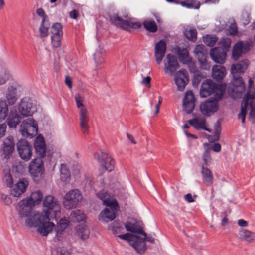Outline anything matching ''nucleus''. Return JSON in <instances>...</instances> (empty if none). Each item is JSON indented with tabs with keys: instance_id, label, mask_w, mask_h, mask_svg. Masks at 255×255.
Returning <instances> with one entry per match:
<instances>
[{
	"instance_id": "f257e3e1",
	"label": "nucleus",
	"mask_w": 255,
	"mask_h": 255,
	"mask_svg": "<svg viewBox=\"0 0 255 255\" xmlns=\"http://www.w3.org/2000/svg\"><path fill=\"white\" fill-rule=\"evenodd\" d=\"M42 213L36 214L32 221L28 219L27 226L36 228L37 232L42 236H47L53 231L55 232V237L60 241L63 237L65 229L69 225V221L65 218H61L57 223L56 225L54 223L50 222L52 219H57L58 217H54Z\"/></svg>"
},
{
	"instance_id": "f03ea898",
	"label": "nucleus",
	"mask_w": 255,
	"mask_h": 255,
	"mask_svg": "<svg viewBox=\"0 0 255 255\" xmlns=\"http://www.w3.org/2000/svg\"><path fill=\"white\" fill-rule=\"evenodd\" d=\"M97 196L103 201V204L107 207L100 214L99 220L103 222L113 220L118 208L117 201L104 190L97 193Z\"/></svg>"
},
{
	"instance_id": "7ed1b4c3",
	"label": "nucleus",
	"mask_w": 255,
	"mask_h": 255,
	"mask_svg": "<svg viewBox=\"0 0 255 255\" xmlns=\"http://www.w3.org/2000/svg\"><path fill=\"white\" fill-rule=\"evenodd\" d=\"M249 64L248 60L245 59L236 64H233L231 66V71L233 77L232 83L234 86L232 90L234 93H236L237 97H241L242 94L245 89V84L239 75L245 72Z\"/></svg>"
},
{
	"instance_id": "20e7f679",
	"label": "nucleus",
	"mask_w": 255,
	"mask_h": 255,
	"mask_svg": "<svg viewBox=\"0 0 255 255\" xmlns=\"http://www.w3.org/2000/svg\"><path fill=\"white\" fill-rule=\"evenodd\" d=\"M77 107L79 110V122L82 132L87 134L89 128L88 122L89 113L86 106L84 104L85 97L79 93L74 96Z\"/></svg>"
},
{
	"instance_id": "39448f33",
	"label": "nucleus",
	"mask_w": 255,
	"mask_h": 255,
	"mask_svg": "<svg viewBox=\"0 0 255 255\" xmlns=\"http://www.w3.org/2000/svg\"><path fill=\"white\" fill-rule=\"evenodd\" d=\"M255 99V92L250 95V92L245 95L241 104V112L238 115V118L241 119L242 124L245 121L247 109L249 108V119L253 123H255V104L253 100Z\"/></svg>"
},
{
	"instance_id": "423d86ee",
	"label": "nucleus",
	"mask_w": 255,
	"mask_h": 255,
	"mask_svg": "<svg viewBox=\"0 0 255 255\" xmlns=\"http://www.w3.org/2000/svg\"><path fill=\"white\" fill-rule=\"evenodd\" d=\"M225 92V88L217 84L211 80H206L202 83L200 89V95L202 97H206L214 93L215 97L221 99Z\"/></svg>"
},
{
	"instance_id": "0eeeda50",
	"label": "nucleus",
	"mask_w": 255,
	"mask_h": 255,
	"mask_svg": "<svg viewBox=\"0 0 255 255\" xmlns=\"http://www.w3.org/2000/svg\"><path fill=\"white\" fill-rule=\"evenodd\" d=\"M44 209L40 212L43 214H47L54 217H59L61 214V208L58 201L52 195H47L43 199Z\"/></svg>"
},
{
	"instance_id": "6e6552de",
	"label": "nucleus",
	"mask_w": 255,
	"mask_h": 255,
	"mask_svg": "<svg viewBox=\"0 0 255 255\" xmlns=\"http://www.w3.org/2000/svg\"><path fill=\"white\" fill-rule=\"evenodd\" d=\"M41 157L32 159L28 165V171L35 182H39L44 177L45 168Z\"/></svg>"
},
{
	"instance_id": "1a4fd4ad",
	"label": "nucleus",
	"mask_w": 255,
	"mask_h": 255,
	"mask_svg": "<svg viewBox=\"0 0 255 255\" xmlns=\"http://www.w3.org/2000/svg\"><path fill=\"white\" fill-rule=\"evenodd\" d=\"M38 124L32 118L23 120L20 126L19 131L22 136L28 138H32L38 133Z\"/></svg>"
},
{
	"instance_id": "9d476101",
	"label": "nucleus",
	"mask_w": 255,
	"mask_h": 255,
	"mask_svg": "<svg viewBox=\"0 0 255 255\" xmlns=\"http://www.w3.org/2000/svg\"><path fill=\"white\" fill-rule=\"evenodd\" d=\"M33 206V202L31 200L26 199L22 200L18 203V215L20 217L25 218L26 226L28 219H31L32 221L36 214L40 213L39 211H33L32 210Z\"/></svg>"
},
{
	"instance_id": "9b49d317",
	"label": "nucleus",
	"mask_w": 255,
	"mask_h": 255,
	"mask_svg": "<svg viewBox=\"0 0 255 255\" xmlns=\"http://www.w3.org/2000/svg\"><path fill=\"white\" fill-rule=\"evenodd\" d=\"M82 198V194L79 190H71L64 196L63 204L65 208L72 209L75 208L81 202Z\"/></svg>"
},
{
	"instance_id": "f8f14e48",
	"label": "nucleus",
	"mask_w": 255,
	"mask_h": 255,
	"mask_svg": "<svg viewBox=\"0 0 255 255\" xmlns=\"http://www.w3.org/2000/svg\"><path fill=\"white\" fill-rule=\"evenodd\" d=\"M112 22L117 27H119L126 30H130L131 28L137 29L141 27L140 23L133 19L127 20L123 19L117 15H114L111 17Z\"/></svg>"
},
{
	"instance_id": "ddd939ff",
	"label": "nucleus",
	"mask_w": 255,
	"mask_h": 255,
	"mask_svg": "<svg viewBox=\"0 0 255 255\" xmlns=\"http://www.w3.org/2000/svg\"><path fill=\"white\" fill-rule=\"evenodd\" d=\"M217 97L210 98L205 102L201 103L200 109L201 113L205 116H209L216 112L219 107V100Z\"/></svg>"
},
{
	"instance_id": "4468645a",
	"label": "nucleus",
	"mask_w": 255,
	"mask_h": 255,
	"mask_svg": "<svg viewBox=\"0 0 255 255\" xmlns=\"http://www.w3.org/2000/svg\"><path fill=\"white\" fill-rule=\"evenodd\" d=\"M94 158L100 163V169L104 172H110L114 169V161L107 153L102 152L101 154L96 153Z\"/></svg>"
},
{
	"instance_id": "2eb2a0df",
	"label": "nucleus",
	"mask_w": 255,
	"mask_h": 255,
	"mask_svg": "<svg viewBox=\"0 0 255 255\" xmlns=\"http://www.w3.org/2000/svg\"><path fill=\"white\" fill-rule=\"evenodd\" d=\"M17 149L20 157L25 161H29L32 156V147L26 140L21 139L17 143Z\"/></svg>"
},
{
	"instance_id": "dca6fc26",
	"label": "nucleus",
	"mask_w": 255,
	"mask_h": 255,
	"mask_svg": "<svg viewBox=\"0 0 255 255\" xmlns=\"http://www.w3.org/2000/svg\"><path fill=\"white\" fill-rule=\"evenodd\" d=\"M19 85L16 83L9 84L4 93L5 99H1L5 100L8 105L15 104L19 96Z\"/></svg>"
},
{
	"instance_id": "f3484780",
	"label": "nucleus",
	"mask_w": 255,
	"mask_h": 255,
	"mask_svg": "<svg viewBox=\"0 0 255 255\" xmlns=\"http://www.w3.org/2000/svg\"><path fill=\"white\" fill-rule=\"evenodd\" d=\"M18 110L19 112L24 117L31 116L36 112V106L32 103L31 99L24 98L21 99Z\"/></svg>"
},
{
	"instance_id": "a211bd4d",
	"label": "nucleus",
	"mask_w": 255,
	"mask_h": 255,
	"mask_svg": "<svg viewBox=\"0 0 255 255\" xmlns=\"http://www.w3.org/2000/svg\"><path fill=\"white\" fill-rule=\"evenodd\" d=\"M174 79L177 90L183 91L189 81L187 71L184 69H181L175 74Z\"/></svg>"
},
{
	"instance_id": "6ab92c4d",
	"label": "nucleus",
	"mask_w": 255,
	"mask_h": 255,
	"mask_svg": "<svg viewBox=\"0 0 255 255\" xmlns=\"http://www.w3.org/2000/svg\"><path fill=\"white\" fill-rule=\"evenodd\" d=\"M179 67V65L176 57L170 54H167L164 61L165 73L168 75H172Z\"/></svg>"
},
{
	"instance_id": "aec40b11",
	"label": "nucleus",
	"mask_w": 255,
	"mask_h": 255,
	"mask_svg": "<svg viewBox=\"0 0 255 255\" xmlns=\"http://www.w3.org/2000/svg\"><path fill=\"white\" fill-rule=\"evenodd\" d=\"M15 148L13 137L9 136L5 139L2 144V155L5 159L12 156Z\"/></svg>"
},
{
	"instance_id": "412c9836",
	"label": "nucleus",
	"mask_w": 255,
	"mask_h": 255,
	"mask_svg": "<svg viewBox=\"0 0 255 255\" xmlns=\"http://www.w3.org/2000/svg\"><path fill=\"white\" fill-rule=\"evenodd\" d=\"M34 147L38 157L44 158L46 156L47 148L44 137L39 135L35 139Z\"/></svg>"
},
{
	"instance_id": "4be33fe9",
	"label": "nucleus",
	"mask_w": 255,
	"mask_h": 255,
	"mask_svg": "<svg viewBox=\"0 0 255 255\" xmlns=\"http://www.w3.org/2000/svg\"><path fill=\"white\" fill-rule=\"evenodd\" d=\"M195 98L191 91L185 93L183 99V107L187 114L191 113L195 107Z\"/></svg>"
},
{
	"instance_id": "5701e85b",
	"label": "nucleus",
	"mask_w": 255,
	"mask_h": 255,
	"mask_svg": "<svg viewBox=\"0 0 255 255\" xmlns=\"http://www.w3.org/2000/svg\"><path fill=\"white\" fill-rule=\"evenodd\" d=\"M250 48V44L248 42L240 41L237 43L232 50V56L235 60H237L241 55L248 51Z\"/></svg>"
},
{
	"instance_id": "b1692460",
	"label": "nucleus",
	"mask_w": 255,
	"mask_h": 255,
	"mask_svg": "<svg viewBox=\"0 0 255 255\" xmlns=\"http://www.w3.org/2000/svg\"><path fill=\"white\" fill-rule=\"evenodd\" d=\"M29 184L28 180L23 178L19 180L12 188L10 194L14 197H18L22 195L25 191Z\"/></svg>"
},
{
	"instance_id": "393cba45",
	"label": "nucleus",
	"mask_w": 255,
	"mask_h": 255,
	"mask_svg": "<svg viewBox=\"0 0 255 255\" xmlns=\"http://www.w3.org/2000/svg\"><path fill=\"white\" fill-rule=\"evenodd\" d=\"M166 50V43L164 40H161L157 42L155 46L154 55L156 61L160 64L164 56Z\"/></svg>"
},
{
	"instance_id": "a878e982",
	"label": "nucleus",
	"mask_w": 255,
	"mask_h": 255,
	"mask_svg": "<svg viewBox=\"0 0 255 255\" xmlns=\"http://www.w3.org/2000/svg\"><path fill=\"white\" fill-rule=\"evenodd\" d=\"M173 51L178 56L179 61L182 63L189 64L191 63L192 58L189 56L187 48L177 46L173 48Z\"/></svg>"
},
{
	"instance_id": "bb28decb",
	"label": "nucleus",
	"mask_w": 255,
	"mask_h": 255,
	"mask_svg": "<svg viewBox=\"0 0 255 255\" xmlns=\"http://www.w3.org/2000/svg\"><path fill=\"white\" fill-rule=\"evenodd\" d=\"M237 237L241 241L250 243L255 239V232L242 228L239 230Z\"/></svg>"
},
{
	"instance_id": "cd10ccee",
	"label": "nucleus",
	"mask_w": 255,
	"mask_h": 255,
	"mask_svg": "<svg viewBox=\"0 0 255 255\" xmlns=\"http://www.w3.org/2000/svg\"><path fill=\"white\" fill-rule=\"evenodd\" d=\"M189 124L193 127L196 129H204L210 132V130L207 128L206 120L204 117L202 116H197L192 119L188 121Z\"/></svg>"
},
{
	"instance_id": "c85d7f7f",
	"label": "nucleus",
	"mask_w": 255,
	"mask_h": 255,
	"mask_svg": "<svg viewBox=\"0 0 255 255\" xmlns=\"http://www.w3.org/2000/svg\"><path fill=\"white\" fill-rule=\"evenodd\" d=\"M212 59L216 63H223L225 61L226 53L222 48L215 47L210 51Z\"/></svg>"
},
{
	"instance_id": "c756f323",
	"label": "nucleus",
	"mask_w": 255,
	"mask_h": 255,
	"mask_svg": "<svg viewBox=\"0 0 255 255\" xmlns=\"http://www.w3.org/2000/svg\"><path fill=\"white\" fill-rule=\"evenodd\" d=\"M226 73V69L222 65H214L212 67V77L217 81L222 80Z\"/></svg>"
},
{
	"instance_id": "7c9ffc66",
	"label": "nucleus",
	"mask_w": 255,
	"mask_h": 255,
	"mask_svg": "<svg viewBox=\"0 0 255 255\" xmlns=\"http://www.w3.org/2000/svg\"><path fill=\"white\" fill-rule=\"evenodd\" d=\"M105 53L106 51L103 48L99 47L96 49L94 54V60L97 68H100V65L103 63Z\"/></svg>"
},
{
	"instance_id": "2f4dec72",
	"label": "nucleus",
	"mask_w": 255,
	"mask_h": 255,
	"mask_svg": "<svg viewBox=\"0 0 255 255\" xmlns=\"http://www.w3.org/2000/svg\"><path fill=\"white\" fill-rule=\"evenodd\" d=\"M131 246L134 249L140 254L144 253L146 250V246L143 239H141L136 236V239L134 240L132 243Z\"/></svg>"
},
{
	"instance_id": "473e14b6",
	"label": "nucleus",
	"mask_w": 255,
	"mask_h": 255,
	"mask_svg": "<svg viewBox=\"0 0 255 255\" xmlns=\"http://www.w3.org/2000/svg\"><path fill=\"white\" fill-rule=\"evenodd\" d=\"M201 175L204 183L207 186H210L213 182V176L211 171L207 168L202 166Z\"/></svg>"
},
{
	"instance_id": "72a5a7b5",
	"label": "nucleus",
	"mask_w": 255,
	"mask_h": 255,
	"mask_svg": "<svg viewBox=\"0 0 255 255\" xmlns=\"http://www.w3.org/2000/svg\"><path fill=\"white\" fill-rule=\"evenodd\" d=\"M7 123L10 128H15L20 122L19 116L16 111H11L7 115Z\"/></svg>"
},
{
	"instance_id": "f704fd0d",
	"label": "nucleus",
	"mask_w": 255,
	"mask_h": 255,
	"mask_svg": "<svg viewBox=\"0 0 255 255\" xmlns=\"http://www.w3.org/2000/svg\"><path fill=\"white\" fill-rule=\"evenodd\" d=\"M203 147L204 151L202 155V159L204 165L206 166H209L211 164L212 162V158L210 155L211 147H210V144L208 143H204Z\"/></svg>"
},
{
	"instance_id": "c9c22d12",
	"label": "nucleus",
	"mask_w": 255,
	"mask_h": 255,
	"mask_svg": "<svg viewBox=\"0 0 255 255\" xmlns=\"http://www.w3.org/2000/svg\"><path fill=\"white\" fill-rule=\"evenodd\" d=\"M50 24L49 21L41 22L39 28V36L40 38H46L48 36Z\"/></svg>"
},
{
	"instance_id": "e433bc0d",
	"label": "nucleus",
	"mask_w": 255,
	"mask_h": 255,
	"mask_svg": "<svg viewBox=\"0 0 255 255\" xmlns=\"http://www.w3.org/2000/svg\"><path fill=\"white\" fill-rule=\"evenodd\" d=\"M8 111V106L6 101L0 99V122L5 120L7 116Z\"/></svg>"
},
{
	"instance_id": "4c0bfd02",
	"label": "nucleus",
	"mask_w": 255,
	"mask_h": 255,
	"mask_svg": "<svg viewBox=\"0 0 255 255\" xmlns=\"http://www.w3.org/2000/svg\"><path fill=\"white\" fill-rule=\"evenodd\" d=\"M125 227L128 231L134 233H138L143 235L146 237V233L140 228H136L135 225L129 222H127L125 224Z\"/></svg>"
},
{
	"instance_id": "58836bf2",
	"label": "nucleus",
	"mask_w": 255,
	"mask_h": 255,
	"mask_svg": "<svg viewBox=\"0 0 255 255\" xmlns=\"http://www.w3.org/2000/svg\"><path fill=\"white\" fill-rule=\"evenodd\" d=\"M77 232L78 236L83 240L87 239L90 234L89 230L87 227L83 225H79L77 227Z\"/></svg>"
},
{
	"instance_id": "ea45409f",
	"label": "nucleus",
	"mask_w": 255,
	"mask_h": 255,
	"mask_svg": "<svg viewBox=\"0 0 255 255\" xmlns=\"http://www.w3.org/2000/svg\"><path fill=\"white\" fill-rule=\"evenodd\" d=\"M43 198V194L40 191L37 190L33 192L29 198H26L27 200H31L33 203V206L36 204H39L42 201Z\"/></svg>"
},
{
	"instance_id": "a19ab883",
	"label": "nucleus",
	"mask_w": 255,
	"mask_h": 255,
	"mask_svg": "<svg viewBox=\"0 0 255 255\" xmlns=\"http://www.w3.org/2000/svg\"><path fill=\"white\" fill-rule=\"evenodd\" d=\"M181 5L188 8L198 9L200 6V3L198 0H184L181 2Z\"/></svg>"
},
{
	"instance_id": "79ce46f5",
	"label": "nucleus",
	"mask_w": 255,
	"mask_h": 255,
	"mask_svg": "<svg viewBox=\"0 0 255 255\" xmlns=\"http://www.w3.org/2000/svg\"><path fill=\"white\" fill-rule=\"evenodd\" d=\"M60 171L61 179L64 182H69L70 178V174L66 165L61 164Z\"/></svg>"
},
{
	"instance_id": "37998d69",
	"label": "nucleus",
	"mask_w": 255,
	"mask_h": 255,
	"mask_svg": "<svg viewBox=\"0 0 255 255\" xmlns=\"http://www.w3.org/2000/svg\"><path fill=\"white\" fill-rule=\"evenodd\" d=\"M51 35L63 36L62 25L60 23H55L51 28Z\"/></svg>"
},
{
	"instance_id": "c03bdc74",
	"label": "nucleus",
	"mask_w": 255,
	"mask_h": 255,
	"mask_svg": "<svg viewBox=\"0 0 255 255\" xmlns=\"http://www.w3.org/2000/svg\"><path fill=\"white\" fill-rule=\"evenodd\" d=\"M184 34L185 37L191 41H195L197 37L196 30L191 28H187L185 29Z\"/></svg>"
},
{
	"instance_id": "a18cd8bd",
	"label": "nucleus",
	"mask_w": 255,
	"mask_h": 255,
	"mask_svg": "<svg viewBox=\"0 0 255 255\" xmlns=\"http://www.w3.org/2000/svg\"><path fill=\"white\" fill-rule=\"evenodd\" d=\"M71 216L73 220L77 222L83 221L85 219V215L80 210H75L72 212Z\"/></svg>"
},
{
	"instance_id": "49530a36",
	"label": "nucleus",
	"mask_w": 255,
	"mask_h": 255,
	"mask_svg": "<svg viewBox=\"0 0 255 255\" xmlns=\"http://www.w3.org/2000/svg\"><path fill=\"white\" fill-rule=\"evenodd\" d=\"M145 28L148 31L151 32H155L157 31V25L153 20H146L143 23Z\"/></svg>"
},
{
	"instance_id": "de8ad7c7",
	"label": "nucleus",
	"mask_w": 255,
	"mask_h": 255,
	"mask_svg": "<svg viewBox=\"0 0 255 255\" xmlns=\"http://www.w3.org/2000/svg\"><path fill=\"white\" fill-rule=\"evenodd\" d=\"M70 251L64 247H59L52 251V255H70Z\"/></svg>"
},
{
	"instance_id": "09e8293b",
	"label": "nucleus",
	"mask_w": 255,
	"mask_h": 255,
	"mask_svg": "<svg viewBox=\"0 0 255 255\" xmlns=\"http://www.w3.org/2000/svg\"><path fill=\"white\" fill-rule=\"evenodd\" d=\"M218 40L216 36L207 35L204 37L203 41L207 46L210 47L213 46Z\"/></svg>"
},
{
	"instance_id": "8fccbe9b",
	"label": "nucleus",
	"mask_w": 255,
	"mask_h": 255,
	"mask_svg": "<svg viewBox=\"0 0 255 255\" xmlns=\"http://www.w3.org/2000/svg\"><path fill=\"white\" fill-rule=\"evenodd\" d=\"M204 48L205 46L203 45H198L196 46L194 53L198 59L207 55V52L205 50Z\"/></svg>"
},
{
	"instance_id": "3c124183",
	"label": "nucleus",
	"mask_w": 255,
	"mask_h": 255,
	"mask_svg": "<svg viewBox=\"0 0 255 255\" xmlns=\"http://www.w3.org/2000/svg\"><path fill=\"white\" fill-rule=\"evenodd\" d=\"M119 238L128 241L129 244L131 245L133 241L136 239V236L129 233H126L122 235H117Z\"/></svg>"
},
{
	"instance_id": "603ef678",
	"label": "nucleus",
	"mask_w": 255,
	"mask_h": 255,
	"mask_svg": "<svg viewBox=\"0 0 255 255\" xmlns=\"http://www.w3.org/2000/svg\"><path fill=\"white\" fill-rule=\"evenodd\" d=\"M111 230L113 234L117 235L119 233H123L124 228L119 222H114L113 226L111 227Z\"/></svg>"
},
{
	"instance_id": "864d4df0",
	"label": "nucleus",
	"mask_w": 255,
	"mask_h": 255,
	"mask_svg": "<svg viewBox=\"0 0 255 255\" xmlns=\"http://www.w3.org/2000/svg\"><path fill=\"white\" fill-rule=\"evenodd\" d=\"M207 55L198 58L200 63V67L204 70H209L210 68V64L207 61Z\"/></svg>"
},
{
	"instance_id": "5fc2aeb1",
	"label": "nucleus",
	"mask_w": 255,
	"mask_h": 255,
	"mask_svg": "<svg viewBox=\"0 0 255 255\" xmlns=\"http://www.w3.org/2000/svg\"><path fill=\"white\" fill-rule=\"evenodd\" d=\"M62 37L63 36L51 35V42L54 47L58 48L60 46Z\"/></svg>"
},
{
	"instance_id": "6e6d98bb",
	"label": "nucleus",
	"mask_w": 255,
	"mask_h": 255,
	"mask_svg": "<svg viewBox=\"0 0 255 255\" xmlns=\"http://www.w3.org/2000/svg\"><path fill=\"white\" fill-rule=\"evenodd\" d=\"M9 73L6 71H2L0 72V85L4 84L9 78Z\"/></svg>"
},
{
	"instance_id": "4d7b16f0",
	"label": "nucleus",
	"mask_w": 255,
	"mask_h": 255,
	"mask_svg": "<svg viewBox=\"0 0 255 255\" xmlns=\"http://www.w3.org/2000/svg\"><path fill=\"white\" fill-rule=\"evenodd\" d=\"M238 32V28L235 20H233V22L231 23L228 30L227 34L230 35H235Z\"/></svg>"
},
{
	"instance_id": "13d9d810",
	"label": "nucleus",
	"mask_w": 255,
	"mask_h": 255,
	"mask_svg": "<svg viewBox=\"0 0 255 255\" xmlns=\"http://www.w3.org/2000/svg\"><path fill=\"white\" fill-rule=\"evenodd\" d=\"M220 128L219 126L216 127L214 134L213 136L209 137V140L210 141L218 140L220 137Z\"/></svg>"
},
{
	"instance_id": "bf43d9fd",
	"label": "nucleus",
	"mask_w": 255,
	"mask_h": 255,
	"mask_svg": "<svg viewBox=\"0 0 255 255\" xmlns=\"http://www.w3.org/2000/svg\"><path fill=\"white\" fill-rule=\"evenodd\" d=\"M36 13H37V15L41 18V19H42L41 22L48 21V16L46 14L45 11H44V10L42 8H38L36 10Z\"/></svg>"
},
{
	"instance_id": "052dcab7",
	"label": "nucleus",
	"mask_w": 255,
	"mask_h": 255,
	"mask_svg": "<svg viewBox=\"0 0 255 255\" xmlns=\"http://www.w3.org/2000/svg\"><path fill=\"white\" fill-rule=\"evenodd\" d=\"M241 16V21L243 24L245 25L248 24L250 21V14L247 11L243 12Z\"/></svg>"
},
{
	"instance_id": "680f3d73",
	"label": "nucleus",
	"mask_w": 255,
	"mask_h": 255,
	"mask_svg": "<svg viewBox=\"0 0 255 255\" xmlns=\"http://www.w3.org/2000/svg\"><path fill=\"white\" fill-rule=\"evenodd\" d=\"M6 185L10 187L13 184V179L10 174L5 175L3 178Z\"/></svg>"
},
{
	"instance_id": "e2e57ef3",
	"label": "nucleus",
	"mask_w": 255,
	"mask_h": 255,
	"mask_svg": "<svg viewBox=\"0 0 255 255\" xmlns=\"http://www.w3.org/2000/svg\"><path fill=\"white\" fill-rule=\"evenodd\" d=\"M7 125L5 123L0 124V139L4 137L6 134Z\"/></svg>"
},
{
	"instance_id": "0e129e2a",
	"label": "nucleus",
	"mask_w": 255,
	"mask_h": 255,
	"mask_svg": "<svg viewBox=\"0 0 255 255\" xmlns=\"http://www.w3.org/2000/svg\"><path fill=\"white\" fill-rule=\"evenodd\" d=\"M150 82L151 78L149 76H147L143 78L141 83L146 87L150 88L151 87Z\"/></svg>"
},
{
	"instance_id": "69168bd1",
	"label": "nucleus",
	"mask_w": 255,
	"mask_h": 255,
	"mask_svg": "<svg viewBox=\"0 0 255 255\" xmlns=\"http://www.w3.org/2000/svg\"><path fill=\"white\" fill-rule=\"evenodd\" d=\"M1 198L4 202V204L7 205H10L12 202L10 198L5 194H2L1 195Z\"/></svg>"
},
{
	"instance_id": "338daca9",
	"label": "nucleus",
	"mask_w": 255,
	"mask_h": 255,
	"mask_svg": "<svg viewBox=\"0 0 255 255\" xmlns=\"http://www.w3.org/2000/svg\"><path fill=\"white\" fill-rule=\"evenodd\" d=\"M222 43L223 44V46L226 48H229L231 45V39L229 38H223L221 41Z\"/></svg>"
},
{
	"instance_id": "774afa93",
	"label": "nucleus",
	"mask_w": 255,
	"mask_h": 255,
	"mask_svg": "<svg viewBox=\"0 0 255 255\" xmlns=\"http://www.w3.org/2000/svg\"><path fill=\"white\" fill-rule=\"evenodd\" d=\"M210 146L211 147V150H213L214 152H219L221 150V145L218 143H215L213 145L210 144Z\"/></svg>"
}]
</instances>
